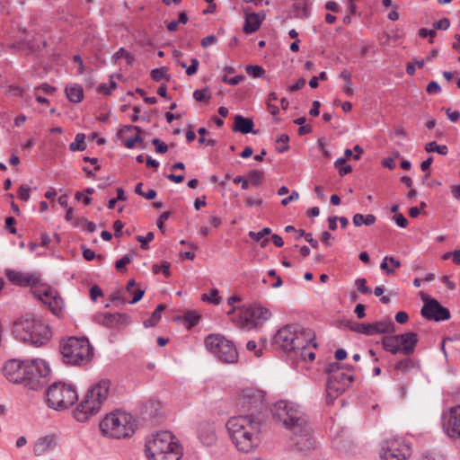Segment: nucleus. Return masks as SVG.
<instances>
[{"label":"nucleus","instance_id":"ddd939ff","mask_svg":"<svg viewBox=\"0 0 460 460\" xmlns=\"http://www.w3.org/2000/svg\"><path fill=\"white\" fill-rule=\"evenodd\" d=\"M441 425L444 433L460 444V405L450 407L443 411Z\"/></svg>","mask_w":460,"mask_h":460},{"label":"nucleus","instance_id":"e2e57ef3","mask_svg":"<svg viewBox=\"0 0 460 460\" xmlns=\"http://www.w3.org/2000/svg\"><path fill=\"white\" fill-rule=\"evenodd\" d=\"M246 349L249 351H254L256 357H261L263 353V349L261 348L257 349V344L254 341H249L246 344Z\"/></svg>","mask_w":460,"mask_h":460},{"label":"nucleus","instance_id":"6ab92c4d","mask_svg":"<svg viewBox=\"0 0 460 460\" xmlns=\"http://www.w3.org/2000/svg\"><path fill=\"white\" fill-rule=\"evenodd\" d=\"M421 315L429 320L436 322L446 321L450 318V312L442 306L438 300L432 298L428 300L421 308Z\"/></svg>","mask_w":460,"mask_h":460},{"label":"nucleus","instance_id":"9d476101","mask_svg":"<svg viewBox=\"0 0 460 460\" xmlns=\"http://www.w3.org/2000/svg\"><path fill=\"white\" fill-rule=\"evenodd\" d=\"M46 396L48 405L57 411L66 410L78 400L75 388L62 383L52 384L48 388Z\"/></svg>","mask_w":460,"mask_h":460},{"label":"nucleus","instance_id":"4d7b16f0","mask_svg":"<svg viewBox=\"0 0 460 460\" xmlns=\"http://www.w3.org/2000/svg\"><path fill=\"white\" fill-rule=\"evenodd\" d=\"M17 194L21 200L27 201L31 197V189L25 185H21Z\"/></svg>","mask_w":460,"mask_h":460},{"label":"nucleus","instance_id":"58836bf2","mask_svg":"<svg viewBox=\"0 0 460 460\" xmlns=\"http://www.w3.org/2000/svg\"><path fill=\"white\" fill-rule=\"evenodd\" d=\"M201 299L213 305H218L221 300L217 288L211 289L208 294H203Z\"/></svg>","mask_w":460,"mask_h":460},{"label":"nucleus","instance_id":"864d4df0","mask_svg":"<svg viewBox=\"0 0 460 460\" xmlns=\"http://www.w3.org/2000/svg\"><path fill=\"white\" fill-rule=\"evenodd\" d=\"M80 224H84L86 226V230L90 233H93L96 229V225L93 222L88 221L86 218H76L74 221V226H77Z\"/></svg>","mask_w":460,"mask_h":460},{"label":"nucleus","instance_id":"4468645a","mask_svg":"<svg viewBox=\"0 0 460 460\" xmlns=\"http://www.w3.org/2000/svg\"><path fill=\"white\" fill-rule=\"evenodd\" d=\"M271 314L269 309L262 306H250L241 310L240 323L247 329L262 325Z\"/></svg>","mask_w":460,"mask_h":460},{"label":"nucleus","instance_id":"09e8293b","mask_svg":"<svg viewBox=\"0 0 460 460\" xmlns=\"http://www.w3.org/2000/svg\"><path fill=\"white\" fill-rule=\"evenodd\" d=\"M155 238V234L153 232H148L145 236L137 235L136 239L141 243V248L143 250L148 249V243L153 241Z\"/></svg>","mask_w":460,"mask_h":460},{"label":"nucleus","instance_id":"a878e982","mask_svg":"<svg viewBox=\"0 0 460 460\" xmlns=\"http://www.w3.org/2000/svg\"><path fill=\"white\" fill-rule=\"evenodd\" d=\"M56 446V437L54 435H47L40 438L33 447L34 455L37 456L46 454Z\"/></svg>","mask_w":460,"mask_h":460},{"label":"nucleus","instance_id":"7ed1b4c3","mask_svg":"<svg viewBox=\"0 0 460 460\" xmlns=\"http://www.w3.org/2000/svg\"><path fill=\"white\" fill-rule=\"evenodd\" d=\"M229 437L235 447L248 453L260 444L261 423L254 417L238 415L226 422Z\"/></svg>","mask_w":460,"mask_h":460},{"label":"nucleus","instance_id":"ea45409f","mask_svg":"<svg viewBox=\"0 0 460 460\" xmlns=\"http://www.w3.org/2000/svg\"><path fill=\"white\" fill-rule=\"evenodd\" d=\"M246 73L253 78H260L265 74V70L257 65H248L245 67Z\"/></svg>","mask_w":460,"mask_h":460},{"label":"nucleus","instance_id":"a211bd4d","mask_svg":"<svg viewBox=\"0 0 460 460\" xmlns=\"http://www.w3.org/2000/svg\"><path fill=\"white\" fill-rule=\"evenodd\" d=\"M350 330L365 335H375L379 333H393L395 331V325L393 322H376L374 323H355L350 326Z\"/></svg>","mask_w":460,"mask_h":460},{"label":"nucleus","instance_id":"c85d7f7f","mask_svg":"<svg viewBox=\"0 0 460 460\" xmlns=\"http://www.w3.org/2000/svg\"><path fill=\"white\" fill-rule=\"evenodd\" d=\"M66 94L72 102H80L84 98L83 87L80 84H73L66 87Z\"/></svg>","mask_w":460,"mask_h":460},{"label":"nucleus","instance_id":"7c9ffc66","mask_svg":"<svg viewBox=\"0 0 460 460\" xmlns=\"http://www.w3.org/2000/svg\"><path fill=\"white\" fill-rule=\"evenodd\" d=\"M125 292L132 295V299L128 301L130 304H136L140 301L145 294L144 289L137 288V283L134 279L128 280Z\"/></svg>","mask_w":460,"mask_h":460},{"label":"nucleus","instance_id":"de8ad7c7","mask_svg":"<svg viewBox=\"0 0 460 460\" xmlns=\"http://www.w3.org/2000/svg\"><path fill=\"white\" fill-rule=\"evenodd\" d=\"M167 68L163 66L160 68H155L151 71V77L154 81H161L163 78L169 80V76L166 75Z\"/></svg>","mask_w":460,"mask_h":460},{"label":"nucleus","instance_id":"b1692460","mask_svg":"<svg viewBox=\"0 0 460 460\" xmlns=\"http://www.w3.org/2000/svg\"><path fill=\"white\" fill-rule=\"evenodd\" d=\"M245 22L243 25V31L246 34H251L257 31L263 21V16L257 13H249L248 9H244Z\"/></svg>","mask_w":460,"mask_h":460},{"label":"nucleus","instance_id":"c9c22d12","mask_svg":"<svg viewBox=\"0 0 460 460\" xmlns=\"http://www.w3.org/2000/svg\"><path fill=\"white\" fill-rule=\"evenodd\" d=\"M425 150L428 153L437 152L441 155H446L448 153V148L446 145H438L436 141L427 143Z\"/></svg>","mask_w":460,"mask_h":460},{"label":"nucleus","instance_id":"5fc2aeb1","mask_svg":"<svg viewBox=\"0 0 460 460\" xmlns=\"http://www.w3.org/2000/svg\"><path fill=\"white\" fill-rule=\"evenodd\" d=\"M131 261V258L128 255H125L115 263V268L118 271L123 272L126 270V266Z\"/></svg>","mask_w":460,"mask_h":460},{"label":"nucleus","instance_id":"f704fd0d","mask_svg":"<svg viewBox=\"0 0 460 460\" xmlns=\"http://www.w3.org/2000/svg\"><path fill=\"white\" fill-rule=\"evenodd\" d=\"M264 178V172L260 170H252L247 174V181H249V184L252 186L258 187L262 183Z\"/></svg>","mask_w":460,"mask_h":460},{"label":"nucleus","instance_id":"3c124183","mask_svg":"<svg viewBox=\"0 0 460 460\" xmlns=\"http://www.w3.org/2000/svg\"><path fill=\"white\" fill-rule=\"evenodd\" d=\"M271 233V229L269 227H264L259 232H250L249 235L250 237L256 241L260 242L264 236L269 235Z\"/></svg>","mask_w":460,"mask_h":460},{"label":"nucleus","instance_id":"6e6d98bb","mask_svg":"<svg viewBox=\"0 0 460 460\" xmlns=\"http://www.w3.org/2000/svg\"><path fill=\"white\" fill-rule=\"evenodd\" d=\"M288 140H289V137L287 134H282L278 139H277V143H279V144H283V146H279V147H277V150L279 152V153H284L285 151L288 150L289 146H288Z\"/></svg>","mask_w":460,"mask_h":460},{"label":"nucleus","instance_id":"20e7f679","mask_svg":"<svg viewBox=\"0 0 460 460\" xmlns=\"http://www.w3.org/2000/svg\"><path fill=\"white\" fill-rule=\"evenodd\" d=\"M13 333L20 341L34 346H42L51 338L49 326L40 318L27 314L14 321Z\"/></svg>","mask_w":460,"mask_h":460},{"label":"nucleus","instance_id":"aec40b11","mask_svg":"<svg viewBox=\"0 0 460 460\" xmlns=\"http://www.w3.org/2000/svg\"><path fill=\"white\" fill-rule=\"evenodd\" d=\"M93 320L97 324L106 328H119L128 323V316L120 313H96L93 315Z\"/></svg>","mask_w":460,"mask_h":460},{"label":"nucleus","instance_id":"72a5a7b5","mask_svg":"<svg viewBox=\"0 0 460 460\" xmlns=\"http://www.w3.org/2000/svg\"><path fill=\"white\" fill-rule=\"evenodd\" d=\"M164 309V305H158L156 309L152 313L151 317L144 322L145 327L148 328L155 326L161 318V312Z\"/></svg>","mask_w":460,"mask_h":460},{"label":"nucleus","instance_id":"e433bc0d","mask_svg":"<svg viewBox=\"0 0 460 460\" xmlns=\"http://www.w3.org/2000/svg\"><path fill=\"white\" fill-rule=\"evenodd\" d=\"M85 136L83 133H78L75 136V141L69 146L71 151H84L86 148L84 142Z\"/></svg>","mask_w":460,"mask_h":460},{"label":"nucleus","instance_id":"cd10ccee","mask_svg":"<svg viewBox=\"0 0 460 460\" xmlns=\"http://www.w3.org/2000/svg\"><path fill=\"white\" fill-rule=\"evenodd\" d=\"M131 130L136 131L137 135L134 137H130L124 142V146L128 149L134 148L137 143H138V144L143 143V138L140 137L141 128L137 126L125 125L120 129L119 135L121 137L125 131H131Z\"/></svg>","mask_w":460,"mask_h":460},{"label":"nucleus","instance_id":"8fccbe9b","mask_svg":"<svg viewBox=\"0 0 460 460\" xmlns=\"http://www.w3.org/2000/svg\"><path fill=\"white\" fill-rule=\"evenodd\" d=\"M355 285H356L358 290L362 294L370 295L372 293L370 288L367 286L366 279H363V278L357 279L355 280Z\"/></svg>","mask_w":460,"mask_h":460},{"label":"nucleus","instance_id":"f257e3e1","mask_svg":"<svg viewBox=\"0 0 460 460\" xmlns=\"http://www.w3.org/2000/svg\"><path fill=\"white\" fill-rule=\"evenodd\" d=\"M271 411L273 418L289 431L292 447L299 451L313 447L312 428L306 414L297 404L288 401H279Z\"/></svg>","mask_w":460,"mask_h":460},{"label":"nucleus","instance_id":"393cba45","mask_svg":"<svg viewBox=\"0 0 460 460\" xmlns=\"http://www.w3.org/2000/svg\"><path fill=\"white\" fill-rule=\"evenodd\" d=\"M198 435L205 446H211L216 441L215 429L209 422H201L199 425Z\"/></svg>","mask_w":460,"mask_h":460},{"label":"nucleus","instance_id":"4be33fe9","mask_svg":"<svg viewBox=\"0 0 460 460\" xmlns=\"http://www.w3.org/2000/svg\"><path fill=\"white\" fill-rule=\"evenodd\" d=\"M296 326L287 325L279 329L275 335V342L286 352L294 350Z\"/></svg>","mask_w":460,"mask_h":460},{"label":"nucleus","instance_id":"5701e85b","mask_svg":"<svg viewBox=\"0 0 460 460\" xmlns=\"http://www.w3.org/2000/svg\"><path fill=\"white\" fill-rule=\"evenodd\" d=\"M399 335V346L401 353L411 355L414 352L418 343V335L415 332H409Z\"/></svg>","mask_w":460,"mask_h":460},{"label":"nucleus","instance_id":"a19ab883","mask_svg":"<svg viewBox=\"0 0 460 460\" xmlns=\"http://www.w3.org/2000/svg\"><path fill=\"white\" fill-rule=\"evenodd\" d=\"M113 76L111 75L109 81V84H101L97 86V92L105 95H108L117 87V84L113 81Z\"/></svg>","mask_w":460,"mask_h":460},{"label":"nucleus","instance_id":"1a4fd4ad","mask_svg":"<svg viewBox=\"0 0 460 460\" xmlns=\"http://www.w3.org/2000/svg\"><path fill=\"white\" fill-rule=\"evenodd\" d=\"M102 434L112 438H125L135 433L134 417L122 411H114L107 414L99 424Z\"/></svg>","mask_w":460,"mask_h":460},{"label":"nucleus","instance_id":"bf43d9fd","mask_svg":"<svg viewBox=\"0 0 460 460\" xmlns=\"http://www.w3.org/2000/svg\"><path fill=\"white\" fill-rule=\"evenodd\" d=\"M243 79H244V76L243 75H238L232 78H228L227 76L222 77V81L229 85H237L241 82H243Z\"/></svg>","mask_w":460,"mask_h":460},{"label":"nucleus","instance_id":"39448f33","mask_svg":"<svg viewBox=\"0 0 460 460\" xmlns=\"http://www.w3.org/2000/svg\"><path fill=\"white\" fill-rule=\"evenodd\" d=\"M145 453L148 460H180L182 449L173 434L164 430L146 439Z\"/></svg>","mask_w":460,"mask_h":460},{"label":"nucleus","instance_id":"c756f323","mask_svg":"<svg viewBox=\"0 0 460 460\" xmlns=\"http://www.w3.org/2000/svg\"><path fill=\"white\" fill-rule=\"evenodd\" d=\"M382 344L384 349L395 355L399 352H401V347L399 346V335H391V336H385L382 339Z\"/></svg>","mask_w":460,"mask_h":460},{"label":"nucleus","instance_id":"603ef678","mask_svg":"<svg viewBox=\"0 0 460 460\" xmlns=\"http://www.w3.org/2000/svg\"><path fill=\"white\" fill-rule=\"evenodd\" d=\"M184 320L189 323L190 327H193L199 323V315L194 311H188L184 314Z\"/></svg>","mask_w":460,"mask_h":460},{"label":"nucleus","instance_id":"774afa93","mask_svg":"<svg viewBox=\"0 0 460 460\" xmlns=\"http://www.w3.org/2000/svg\"><path fill=\"white\" fill-rule=\"evenodd\" d=\"M426 90H427V93L429 94H436L441 91V87L437 82L432 81L427 85Z\"/></svg>","mask_w":460,"mask_h":460},{"label":"nucleus","instance_id":"dca6fc26","mask_svg":"<svg viewBox=\"0 0 460 460\" xmlns=\"http://www.w3.org/2000/svg\"><path fill=\"white\" fill-rule=\"evenodd\" d=\"M32 294L42 303L48 305L49 308L54 314L58 315L61 313L64 306V302L61 296L58 294L57 290L54 288L46 286L41 282L40 286L34 288Z\"/></svg>","mask_w":460,"mask_h":460},{"label":"nucleus","instance_id":"338daca9","mask_svg":"<svg viewBox=\"0 0 460 460\" xmlns=\"http://www.w3.org/2000/svg\"><path fill=\"white\" fill-rule=\"evenodd\" d=\"M394 220L395 224L402 228H405L408 226V220L402 214H396L394 217Z\"/></svg>","mask_w":460,"mask_h":460},{"label":"nucleus","instance_id":"13d9d810","mask_svg":"<svg viewBox=\"0 0 460 460\" xmlns=\"http://www.w3.org/2000/svg\"><path fill=\"white\" fill-rule=\"evenodd\" d=\"M152 144L155 146L156 153L164 154L168 150V146L159 138H154Z\"/></svg>","mask_w":460,"mask_h":460},{"label":"nucleus","instance_id":"37998d69","mask_svg":"<svg viewBox=\"0 0 460 460\" xmlns=\"http://www.w3.org/2000/svg\"><path fill=\"white\" fill-rule=\"evenodd\" d=\"M335 167L339 170V173L341 176H344L349 173L352 170V167L349 164H346V161L344 158H339L334 163Z\"/></svg>","mask_w":460,"mask_h":460},{"label":"nucleus","instance_id":"423d86ee","mask_svg":"<svg viewBox=\"0 0 460 460\" xmlns=\"http://www.w3.org/2000/svg\"><path fill=\"white\" fill-rule=\"evenodd\" d=\"M111 385V383L109 379H102L93 384L75 409V419L79 422H85L92 416L97 414L103 402L108 399Z\"/></svg>","mask_w":460,"mask_h":460},{"label":"nucleus","instance_id":"0eeeda50","mask_svg":"<svg viewBox=\"0 0 460 460\" xmlns=\"http://www.w3.org/2000/svg\"><path fill=\"white\" fill-rule=\"evenodd\" d=\"M354 367L351 365H341L332 362L326 366L325 372L329 375L326 385V401L333 402L342 394L354 380Z\"/></svg>","mask_w":460,"mask_h":460},{"label":"nucleus","instance_id":"2f4dec72","mask_svg":"<svg viewBox=\"0 0 460 460\" xmlns=\"http://www.w3.org/2000/svg\"><path fill=\"white\" fill-rule=\"evenodd\" d=\"M417 367L418 365L414 360L410 358H406L398 361L394 365V369L397 375H405Z\"/></svg>","mask_w":460,"mask_h":460},{"label":"nucleus","instance_id":"4c0bfd02","mask_svg":"<svg viewBox=\"0 0 460 460\" xmlns=\"http://www.w3.org/2000/svg\"><path fill=\"white\" fill-rule=\"evenodd\" d=\"M178 64L186 69V74L188 75H193L197 73L199 62L197 58H193L190 59V66H187L185 62L178 60Z\"/></svg>","mask_w":460,"mask_h":460},{"label":"nucleus","instance_id":"c03bdc74","mask_svg":"<svg viewBox=\"0 0 460 460\" xmlns=\"http://www.w3.org/2000/svg\"><path fill=\"white\" fill-rule=\"evenodd\" d=\"M193 98L197 102H208L211 98L209 91L208 88L196 90L193 93Z\"/></svg>","mask_w":460,"mask_h":460},{"label":"nucleus","instance_id":"0e129e2a","mask_svg":"<svg viewBox=\"0 0 460 460\" xmlns=\"http://www.w3.org/2000/svg\"><path fill=\"white\" fill-rule=\"evenodd\" d=\"M433 26L437 30H447L450 26V21L448 18H443L434 22Z\"/></svg>","mask_w":460,"mask_h":460},{"label":"nucleus","instance_id":"79ce46f5","mask_svg":"<svg viewBox=\"0 0 460 460\" xmlns=\"http://www.w3.org/2000/svg\"><path fill=\"white\" fill-rule=\"evenodd\" d=\"M119 58H125L129 64L134 60L133 56L124 48L119 49V50L116 51L112 56V60L114 63H116Z\"/></svg>","mask_w":460,"mask_h":460},{"label":"nucleus","instance_id":"473e14b6","mask_svg":"<svg viewBox=\"0 0 460 460\" xmlns=\"http://www.w3.org/2000/svg\"><path fill=\"white\" fill-rule=\"evenodd\" d=\"M376 220V217L373 214H368V215L355 214L353 217V219H352L353 224L356 226H360L362 225L372 226L375 224Z\"/></svg>","mask_w":460,"mask_h":460},{"label":"nucleus","instance_id":"9b49d317","mask_svg":"<svg viewBox=\"0 0 460 460\" xmlns=\"http://www.w3.org/2000/svg\"><path fill=\"white\" fill-rule=\"evenodd\" d=\"M205 346L215 357L224 363H235L238 352L234 343L220 334H209L205 339Z\"/></svg>","mask_w":460,"mask_h":460},{"label":"nucleus","instance_id":"412c9836","mask_svg":"<svg viewBox=\"0 0 460 460\" xmlns=\"http://www.w3.org/2000/svg\"><path fill=\"white\" fill-rule=\"evenodd\" d=\"M314 332L310 329H300L296 327L295 341H294V352L297 353L300 350L310 349L311 347L315 349L317 347L314 342Z\"/></svg>","mask_w":460,"mask_h":460},{"label":"nucleus","instance_id":"69168bd1","mask_svg":"<svg viewBox=\"0 0 460 460\" xmlns=\"http://www.w3.org/2000/svg\"><path fill=\"white\" fill-rule=\"evenodd\" d=\"M299 199V193L296 191V190H293L291 192V194L287 197V198H284L282 200H281V205L286 207L288 206L290 202H293V201H296L297 199Z\"/></svg>","mask_w":460,"mask_h":460},{"label":"nucleus","instance_id":"052dcab7","mask_svg":"<svg viewBox=\"0 0 460 460\" xmlns=\"http://www.w3.org/2000/svg\"><path fill=\"white\" fill-rule=\"evenodd\" d=\"M124 291L118 290L111 294V300L112 302H118L119 304H124L128 302L127 298L124 297Z\"/></svg>","mask_w":460,"mask_h":460},{"label":"nucleus","instance_id":"bb28decb","mask_svg":"<svg viewBox=\"0 0 460 460\" xmlns=\"http://www.w3.org/2000/svg\"><path fill=\"white\" fill-rule=\"evenodd\" d=\"M253 126L254 124L252 119L244 118L242 115H235L233 130L242 134H256V131H253Z\"/></svg>","mask_w":460,"mask_h":460},{"label":"nucleus","instance_id":"a18cd8bd","mask_svg":"<svg viewBox=\"0 0 460 460\" xmlns=\"http://www.w3.org/2000/svg\"><path fill=\"white\" fill-rule=\"evenodd\" d=\"M295 16L299 19L307 18L310 15V12L306 4L301 5L300 4H294Z\"/></svg>","mask_w":460,"mask_h":460},{"label":"nucleus","instance_id":"6e6552de","mask_svg":"<svg viewBox=\"0 0 460 460\" xmlns=\"http://www.w3.org/2000/svg\"><path fill=\"white\" fill-rule=\"evenodd\" d=\"M64 363L71 366H84L93 358V348L86 337H68L59 345Z\"/></svg>","mask_w":460,"mask_h":460},{"label":"nucleus","instance_id":"f3484780","mask_svg":"<svg viewBox=\"0 0 460 460\" xmlns=\"http://www.w3.org/2000/svg\"><path fill=\"white\" fill-rule=\"evenodd\" d=\"M4 276L13 285L26 288L30 287L31 292L41 284V277L37 272L20 271L13 269H6Z\"/></svg>","mask_w":460,"mask_h":460},{"label":"nucleus","instance_id":"f8f14e48","mask_svg":"<svg viewBox=\"0 0 460 460\" xmlns=\"http://www.w3.org/2000/svg\"><path fill=\"white\" fill-rule=\"evenodd\" d=\"M237 406L243 411L250 412L249 416L254 417V414L260 413L265 408V394L254 388H245L238 397Z\"/></svg>","mask_w":460,"mask_h":460},{"label":"nucleus","instance_id":"49530a36","mask_svg":"<svg viewBox=\"0 0 460 460\" xmlns=\"http://www.w3.org/2000/svg\"><path fill=\"white\" fill-rule=\"evenodd\" d=\"M152 270L154 274H158L162 272L165 277H170V263L167 261H164L161 265L155 264L153 265Z\"/></svg>","mask_w":460,"mask_h":460},{"label":"nucleus","instance_id":"680f3d73","mask_svg":"<svg viewBox=\"0 0 460 460\" xmlns=\"http://www.w3.org/2000/svg\"><path fill=\"white\" fill-rule=\"evenodd\" d=\"M296 354L304 360L313 361L315 358L314 352L311 351L310 349L300 350Z\"/></svg>","mask_w":460,"mask_h":460},{"label":"nucleus","instance_id":"2eb2a0df","mask_svg":"<svg viewBox=\"0 0 460 460\" xmlns=\"http://www.w3.org/2000/svg\"><path fill=\"white\" fill-rule=\"evenodd\" d=\"M411 455L410 447L398 438L388 439L382 444V460H406Z\"/></svg>","mask_w":460,"mask_h":460},{"label":"nucleus","instance_id":"f03ea898","mask_svg":"<svg viewBox=\"0 0 460 460\" xmlns=\"http://www.w3.org/2000/svg\"><path fill=\"white\" fill-rule=\"evenodd\" d=\"M4 376L12 383H25V386L37 390L43 385L41 378L50 372L49 364L40 358L31 360L10 359L3 367Z\"/></svg>","mask_w":460,"mask_h":460}]
</instances>
